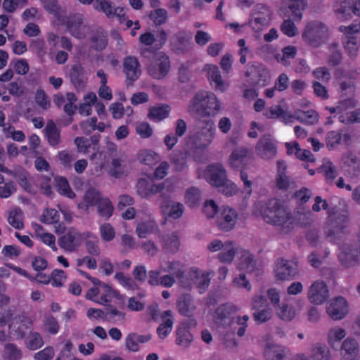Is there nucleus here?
I'll list each match as a JSON object with an SVG mask.
<instances>
[{
  "mask_svg": "<svg viewBox=\"0 0 360 360\" xmlns=\"http://www.w3.org/2000/svg\"><path fill=\"white\" fill-rule=\"evenodd\" d=\"M313 221V214L309 210L297 211L291 214L288 212L286 221L291 222L290 231L297 226H306L309 225Z\"/></svg>",
  "mask_w": 360,
  "mask_h": 360,
  "instance_id": "obj_33",
  "label": "nucleus"
},
{
  "mask_svg": "<svg viewBox=\"0 0 360 360\" xmlns=\"http://www.w3.org/2000/svg\"><path fill=\"white\" fill-rule=\"evenodd\" d=\"M212 274V271H202L195 266L191 267L188 271L186 280L191 285L186 289H191L195 285L200 293H203L210 285Z\"/></svg>",
  "mask_w": 360,
  "mask_h": 360,
  "instance_id": "obj_13",
  "label": "nucleus"
},
{
  "mask_svg": "<svg viewBox=\"0 0 360 360\" xmlns=\"http://www.w3.org/2000/svg\"><path fill=\"white\" fill-rule=\"evenodd\" d=\"M359 253V240L355 243L347 241L339 246L338 257L343 266L350 267L356 263Z\"/></svg>",
  "mask_w": 360,
  "mask_h": 360,
  "instance_id": "obj_14",
  "label": "nucleus"
},
{
  "mask_svg": "<svg viewBox=\"0 0 360 360\" xmlns=\"http://www.w3.org/2000/svg\"><path fill=\"white\" fill-rule=\"evenodd\" d=\"M340 167L351 176H356L360 173V160L352 153H345L342 155Z\"/></svg>",
  "mask_w": 360,
  "mask_h": 360,
  "instance_id": "obj_29",
  "label": "nucleus"
},
{
  "mask_svg": "<svg viewBox=\"0 0 360 360\" xmlns=\"http://www.w3.org/2000/svg\"><path fill=\"white\" fill-rule=\"evenodd\" d=\"M355 0H338L334 2L333 11L335 18L341 22L351 20L357 15Z\"/></svg>",
  "mask_w": 360,
  "mask_h": 360,
  "instance_id": "obj_19",
  "label": "nucleus"
},
{
  "mask_svg": "<svg viewBox=\"0 0 360 360\" xmlns=\"http://www.w3.org/2000/svg\"><path fill=\"white\" fill-rule=\"evenodd\" d=\"M176 304L179 312L186 316H192L196 309L193 300L188 295L180 296Z\"/></svg>",
  "mask_w": 360,
  "mask_h": 360,
  "instance_id": "obj_45",
  "label": "nucleus"
},
{
  "mask_svg": "<svg viewBox=\"0 0 360 360\" xmlns=\"http://www.w3.org/2000/svg\"><path fill=\"white\" fill-rule=\"evenodd\" d=\"M240 254L238 269L245 271L257 279L262 276L264 273L262 269L257 264L253 255L249 251L241 250Z\"/></svg>",
  "mask_w": 360,
  "mask_h": 360,
  "instance_id": "obj_18",
  "label": "nucleus"
},
{
  "mask_svg": "<svg viewBox=\"0 0 360 360\" xmlns=\"http://www.w3.org/2000/svg\"><path fill=\"white\" fill-rule=\"evenodd\" d=\"M123 71L127 79L132 82L136 80L141 75L138 60L135 57H127L124 60Z\"/></svg>",
  "mask_w": 360,
  "mask_h": 360,
  "instance_id": "obj_37",
  "label": "nucleus"
},
{
  "mask_svg": "<svg viewBox=\"0 0 360 360\" xmlns=\"http://www.w3.org/2000/svg\"><path fill=\"white\" fill-rule=\"evenodd\" d=\"M160 212L166 219H179L184 212V206L182 203L172 200L164 201L160 207Z\"/></svg>",
  "mask_w": 360,
  "mask_h": 360,
  "instance_id": "obj_27",
  "label": "nucleus"
},
{
  "mask_svg": "<svg viewBox=\"0 0 360 360\" xmlns=\"http://www.w3.org/2000/svg\"><path fill=\"white\" fill-rule=\"evenodd\" d=\"M99 233L102 240L104 242H110L113 240L116 236L115 229L108 222H105L100 225Z\"/></svg>",
  "mask_w": 360,
  "mask_h": 360,
  "instance_id": "obj_62",
  "label": "nucleus"
},
{
  "mask_svg": "<svg viewBox=\"0 0 360 360\" xmlns=\"http://www.w3.org/2000/svg\"><path fill=\"white\" fill-rule=\"evenodd\" d=\"M199 176L218 188L219 191L226 196H232L238 191L237 186L226 179V171L221 165H209L204 171L199 172Z\"/></svg>",
  "mask_w": 360,
  "mask_h": 360,
  "instance_id": "obj_5",
  "label": "nucleus"
},
{
  "mask_svg": "<svg viewBox=\"0 0 360 360\" xmlns=\"http://www.w3.org/2000/svg\"><path fill=\"white\" fill-rule=\"evenodd\" d=\"M252 212L256 217H260L265 222L275 226L282 233L290 232L291 222L286 221L288 212L278 200L259 201L255 203Z\"/></svg>",
  "mask_w": 360,
  "mask_h": 360,
  "instance_id": "obj_1",
  "label": "nucleus"
},
{
  "mask_svg": "<svg viewBox=\"0 0 360 360\" xmlns=\"http://www.w3.org/2000/svg\"><path fill=\"white\" fill-rule=\"evenodd\" d=\"M2 357L4 360H20L22 357V352L15 345L7 343L2 352Z\"/></svg>",
  "mask_w": 360,
  "mask_h": 360,
  "instance_id": "obj_56",
  "label": "nucleus"
},
{
  "mask_svg": "<svg viewBox=\"0 0 360 360\" xmlns=\"http://www.w3.org/2000/svg\"><path fill=\"white\" fill-rule=\"evenodd\" d=\"M161 323L157 328V333L160 339L166 338L173 328L174 318L171 311L167 310L161 313Z\"/></svg>",
  "mask_w": 360,
  "mask_h": 360,
  "instance_id": "obj_36",
  "label": "nucleus"
},
{
  "mask_svg": "<svg viewBox=\"0 0 360 360\" xmlns=\"http://www.w3.org/2000/svg\"><path fill=\"white\" fill-rule=\"evenodd\" d=\"M77 271L94 284L86 294V299L98 304L105 305L110 302L113 298H120L119 292L99 279L91 276L86 271L77 269Z\"/></svg>",
  "mask_w": 360,
  "mask_h": 360,
  "instance_id": "obj_6",
  "label": "nucleus"
},
{
  "mask_svg": "<svg viewBox=\"0 0 360 360\" xmlns=\"http://www.w3.org/2000/svg\"><path fill=\"white\" fill-rule=\"evenodd\" d=\"M342 43L348 56L351 58H356L359 52V45L356 37H343Z\"/></svg>",
  "mask_w": 360,
  "mask_h": 360,
  "instance_id": "obj_61",
  "label": "nucleus"
},
{
  "mask_svg": "<svg viewBox=\"0 0 360 360\" xmlns=\"http://www.w3.org/2000/svg\"><path fill=\"white\" fill-rule=\"evenodd\" d=\"M70 79L75 86L82 89L84 86L86 79L84 75V69L80 65H74L70 70Z\"/></svg>",
  "mask_w": 360,
  "mask_h": 360,
  "instance_id": "obj_55",
  "label": "nucleus"
},
{
  "mask_svg": "<svg viewBox=\"0 0 360 360\" xmlns=\"http://www.w3.org/2000/svg\"><path fill=\"white\" fill-rule=\"evenodd\" d=\"M137 159L142 164L153 165L158 161L159 156L152 150L141 149L137 153Z\"/></svg>",
  "mask_w": 360,
  "mask_h": 360,
  "instance_id": "obj_57",
  "label": "nucleus"
},
{
  "mask_svg": "<svg viewBox=\"0 0 360 360\" xmlns=\"http://www.w3.org/2000/svg\"><path fill=\"white\" fill-rule=\"evenodd\" d=\"M204 70L207 73L210 84L217 91L222 93L228 89L229 82L222 79L220 70L217 65L207 64L204 67Z\"/></svg>",
  "mask_w": 360,
  "mask_h": 360,
  "instance_id": "obj_21",
  "label": "nucleus"
},
{
  "mask_svg": "<svg viewBox=\"0 0 360 360\" xmlns=\"http://www.w3.org/2000/svg\"><path fill=\"white\" fill-rule=\"evenodd\" d=\"M32 227L37 238L39 239L44 245L49 246L53 251H58L56 237L52 233L46 232L43 227L37 224H33Z\"/></svg>",
  "mask_w": 360,
  "mask_h": 360,
  "instance_id": "obj_40",
  "label": "nucleus"
},
{
  "mask_svg": "<svg viewBox=\"0 0 360 360\" xmlns=\"http://www.w3.org/2000/svg\"><path fill=\"white\" fill-rule=\"evenodd\" d=\"M193 340L187 322L181 323L176 329V343L184 348H188Z\"/></svg>",
  "mask_w": 360,
  "mask_h": 360,
  "instance_id": "obj_38",
  "label": "nucleus"
},
{
  "mask_svg": "<svg viewBox=\"0 0 360 360\" xmlns=\"http://www.w3.org/2000/svg\"><path fill=\"white\" fill-rule=\"evenodd\" d=\"M356 102L353 98H349L340 101L335 107H325V109L328 110L330 114L347 115L348 110L353 108L356 106Z\"/></svg>",
  "mask_w": 360,
  "mask_h": 360,
  "instance_id": "obj_52",
  "label": "nucleus"
},
{
  "mask_svg": "<svg viewBox=\"0 0 360 360\" xmlns=\"http://www.w3.org/2000/svg\"><path fill=\"white\" fill-rule=\"evenodd\" d=\"M277 316L283 321H290L296 315L295 309L293 306L288 304H282L276 308Z\"/></svg>",
  "mask_w": 360,
  "mask_h": 360,
  "instance_id": "obj_58",
  "label": "nucleus"
},
{
  "mask_svg": "<svg viewBox=\"0 0 360 360\" xmlns=\"http://www.w3.org/2000/svg\"><path fill=\"white\" fill-rule=\"evenodd\" d=\"M169 57L162 52L156 53L148 66V74L154 79H162L165 77L170 70Z\"/></svg>",
  "mask_w": 360,
  "mask_h": 360,
  "instance_id": "obj_11",
  "label": "nucleus"
},
{
  "mask_svg": "<svg viewBox=\"0 0 360 360\" xmlns=\"http://www.w3.org/2000/svg\"><path fill=\"white\" fill-rule=\"evenodd\" d=\"M67 24L68 30L73 37L78 39L84 37L88 29L82 24L80 16H74L67 22Z\"/></svg>",
  "mask_w": 360,
  "mask_h": 360,
  "instance_id": "obj_49",
  "label": "nucleus"
},
{
  "mask_svg": "<svg viewBox=\"0 0 360 360\" xmlns=\"http://www.w3.org/2000/svg\"><path fill=\"white\" fill-rule=\"evenodd\" d=\"M274 272L276 278L278 280H288L294 277L297 272L292 266V262L283 259H278L275 264Z\"/></svg>",
  "mask_w": 360,
  "mask_h": 360,
  "instance_id": "obj_31",
  "label": "nucleus"
},
{
  "mask_svg": "<svg viewBox=\"0 0 360 360\" xmlns=\"http://www.w3.org/2000/svg\"><path fill=\"white\" fill-rule=\"evenodd\" d=\"M352 138L351 132L346 130L330 131L327 133L326 142L327 147L330 149H335L339 145H348Z\"/></svg>",
  "mask_w": 360,
  "mask_h": 360,
  "instance_id": "obj_28",
  "label": "nucleus"
},
{
  "mask_svg": "<svg viewBox=\"0 0 360 360\" xmlns=\"http://www.w3.org/2000/svg\"><path fill=\"white\" fill-rule=\"evenodd\" d=\"M292 115L294 116V120L296 119L302 123L310 125L316 124L319 120V113L313 109L306 111L295 110Z\"/></svg>",
  "mask_w": 360,
  "mask_h": 360,
  "instance_id": "obj_50",
  "label": "nucleus"
},
{
  "mask_svg": "<svg viewBox=\"0 0 360 360\" xmlns=\"http://www.w3.org/2000/svg\"><path fill=\"white\" fill-rule=\"evenodd\" d=\"M84 242L85 248L88 255L99 257L101 250L99 245L98 237L91 231H85Z\"/></svg>",
  "mask_w": 360,
  "mask_h": 360,
  "instance_id": "obj_43",
  "label": "nucleus"
},
{
  "mask_svg": "<svg viewBox=\"0 0 360 360\" xmlns=\"http://www.w3.org/2000/svg\"><path fill=\"white\" fill-rule=\"evenodd\" d=\"M252 309L253 318L258 323H264L272 317L273 311L271 308L266 304V300L264 296L255 295L252 300Z\"/></svg>",
  "mask_w": 360,
  "mask_h": 360,
  "instance_id": "obj_20",
  "label": "nucleus"
},
{
  "mask_svg": "<svg viewBox=\"0 0 360 360\" xmlns=\"http://www.w3.org/2000/svg\"><path fill=\"white\" fill-rule=\"evenodd\" d=\"M347 331L340 326H335L329 328L326 334V340L328 345L333 349H338L340 343L345 339Z\"/></svg>",
  "mask_w": 360,
  "mask_h": 360,
  "instance_id": "obj_35",
  "label": "nucleus"
},
{
  "mask_svg": "<svg viewBox=\"0 0 360 360\" xmlns=\"http://www.w3.org/2000/svg\"><path fill=\"white\" fill-rule=\"evenodd\" d=\"M238 251V248L233 241L225 240V245L219 252L217 258L222 263H231Z\"/></svg>",
  "mask_w": 360,
  "mask_h": 360,
  "instance_id": "obj_46",
  "label": "nucleus"
},
{
  "mask_svg": "<svg viewBox=\"0 0 360 360\" xmlns=\"http://www.w3.org/2000/svg\"><path fill=\"white\" fill-rule=\"evenodd\" d=\"M330 352L326 345L321 343L314 344L310 350V360H328Z\"/></svg>",
  "mask_w": 360,
  "mask_h": 360,
  "instance_id": "obj_54",
  "label": "nucleus"
},
{
  "mask_svg": "<svg viewBox=\"0 0 360 360\" xmlns=\"http://www.w3.org/2000/svg\"><path fill=\"white\" fill-rule=\"evenodd\" d=\"M184 266L179 261H168L165 265L162 264V269L163 272L169 273L174 276L179 281L180 285L184 288H190L191 283L186 280L184 276Z\"/></svg>",
  "mask_w": 360,
  "mask_h": 360,
  "instance_id": "obj_26",
  "label": "nucleus"
},
{
  "mask_svg": "<svg viewBox=\"0 0 360 360\" xmlns=\"http://www.w3.org/2000/svg\"><path fill=\"white\" fill-rule=\"evenodd\" d=\"M202 213L207 219H213L219 212V205L212 199L205 200L202 206Z\"/></svg>",
  "mask_w": 360,
  "mask_h": 360,
  "instance_id": "obj_64",
  "label": "nucleus"
},
{
  "mask_svg": "<svg viewBox=\"0 0 360 360\" xmlns=\"http://www.w3.org/2000/svg\"><path fill=\"white\" fill-rule=\"evenodd\" d=\"M272 15L273 12L269 6L264 4H257L251 11L248 25L252 32H260L270 24Z\"/></svg>",
  "mask_w": 360,
  "mask_h": 360,
  "instance_id": "obj_9",
  "label": "nucleus"
},
{
  "mask_svg": "<svg viewBox=\"0 0 360 360\" xmlns=\"http://www.w3.org/2000/svg\"><path fill=\"white\" fill-rule=\"evenodd\" d=\"M236 210L229 206L223 207L220 217L217 220V225L219 229L224 231H229L233 229L238 220Z\"/></svg>",
  "mask_w": 360,
  "mask_h": 360,
  "instance_id": "obj_24",
  "label": "nucleus"
},
{
  "mask_svg": "<svg viewBox=\"0 0 360 360\" xmlns=\"http://www.w3.org/2000/svg\"><path fill=\"white\" fill-rule=\"evenodd\" d=\"M221 109V103L217 95L209 91H199L189 101L187 110L200 117H215Z\"/></svg>",
  "mask_w": 360,
  "mask_h": 360,
  "instance_id": "obj_3",
  "label": "nucleus"
},
{
  "mask_svg": "<svg viewBox=\"0 0 360 360\" xmlns=\"http://www.w3.org/2000/svg\"><path fill=\"white\" fill-rule=\"evenodd\" d=\"M340 346V354L344 358H353L359 353V344L354 338L349 337L345 338Z\"/></svg>",
  "mask_w": 360,
  "mask_h": 360,
  "instance_id": "obj_39",
  "label": "nucleus"
},
{
  "mask_svg": "<svg viewBox=\"0 0 360 360\" xmlns=\"http://www.w3.org/2000/svg\"><path fill=\"white\" fill-rule=\"evenodd\" d=\"M238 311V307L233 304H221L215 311L213 319L215 323L225 329L226 332L231 335L236 333L239 337H242L245 333L249 316H238L235 321L234 315Z\"/></svg>",
  "mask_w": 360,
  "mask_h": 360,
  "instance_id": "obj_2",
  "label": "nucleus"
},
{
  "mask_svg": "<svg viewBox=\"0 0 360 360\" xmlns=\"http://www.w3.org/2000/svg\"><path fill=\"white\" fill-rule=\"evenodd\" d=\"M328 214V221L323 227L324 234L330 242L339 243L347 233V214L345 212L330 210Z\"/></svg>",
  "mask_w": 360,
  "mask_h": 360,
  "instance_id": "obj_7",
  "label": "nucleus"
},
{
  "mask_svg": "<svg viewBox=\"0 0 360 360\" xmlns=\"http://www.w3.org/2000/svg\"><path fill=\"white\" fill-rule=\"evenodd\" d=\"M99 141V137L93 136L91 139L84 137H77L75 139V143L77 151L84 155L88 154L91 150H95Z\"/></svg>",
  "mask_w": 360,
  "mask_h": 360,
  "instance_id": "obj_42",
  "label": "nucleus"
},
{
  "mask_svg": "<svg viewBox=\"0 0 360 360\" xmlns=\"http://www.w3.org/2000/svg\"><path fill=\"white\" fill-rule=\"evenodd\" d=\"M255 151L257 155L262 159L274 158L276 154L275 140L269 135L263 136L259 139Z\"/></svg>",
  "mask_w": 360,
  "mask_h": 360,
  "instance_id": "obj_23",
  "label": "nucleus"
},
{
  "mask_svg": "<svg viewBox=\"0 0 360 360\" xmlns=\"http://www.w3.org/2000/svg\"><path fill=\"white\" fill-rule=\"evenodd\" d=\"M201 193L198 188L191 187L188 188L185 193V203L190 207H194L198 205Z\"/></svg>",
  "mask_w": 360,
  "mask_h": 360,
  "instance_id": "obj_63",
  "label": "nucleus"
},
{
  "mask_svg": "<svg viewBox=\"0 0 360 360\" xmlns=\"http://www.w3.org/2000/svg\"><path fill=\"white\" fill-rule=\"evenodd\" d=\"M93 6L95 10L105 13L108 18L116 17L121 23L125 20L124 8L120 6H115L108 0H95L93 2Z\"/></svg>",
  "mask_w": 360,
  "mask_h": 360,
  "instance_id": "obj_22",
  "label": "nucleus"
},
{
  "mask_svg": "<svg viewBox=\"0 0 360 360\" xmlns=\"http://www.w3.org/2000/svg\"><path fill=\"white\" fill-rule=\"evenodd\" d=\"M329 29L321 21L311 20L306 23L302 31L303 41L314 48L322 46L328 39Z\"/></svg>",
  "mask_w": 360,
  "mask_h": 360,
  "instance_id": "obj_8",
  "label": "nucleus"
},
{
  "mask_svg": "<svg viewBox=\"0 0 360 360\" xmlns=\"http://www.w3.org/2000/svg\"><path fill=\"white\" fill-rule=\"evenodd\" d=\"M85 236V231L80 232L75 228H70L59 238L58 245L65 252H77L82 245Z\"/></svg>",
  "mask_w": 360,
  "mask_h": 360,
  "instance_id": "obj_12",
  "label": "nucleus"
},
{
  "mask_svg": "<svg viewBox=\"0 0 360 360\" xmlns=\"http://www.w3.org/2000/svg\"><path fill=\"white\" fill-rule=\"evenodd\" d=\"M102 198L98 190L89 188L86 191L83 201L78 204V207L87 211L90 206L97 205Z\"/></svg>",
  "mask_w": 360,
  "mask_h": 360,
  "instance_id": "obj_47",
  "label": "nucleus"
},
{
  "mask_svg": "<svg viewBox=\"0 0 360 360\" xmlns=\"http://www.w3.org/2000/svg\"><path fill=\"white\" fill-rule=\"evenodd\" d=\"M264 348V357L265 360H288L286 358L287 349L280 345L274 343L270 335H264L260 340Z\"/></svg>",
  "mask_w": 360,
  "mask_h": 360,
  "instance_id": "obj_15",
  "label": "nucleus"
},
{
  "mask_svg": "<svg viewBox=\"0 0 360 360\" xmlns=\"http://www.w3.org/2000/svg\"><path fill=\"white\" fill-rule=\"evenodd\" d=\"M307 4L305 0H281V11L285 16H288L289 10L292 19H284L280 25L281 32L288 37H296L299 34V29L295 22H300L303 17V11Z\"/></svg>",
  "mask_w": 360,
  "mask_h": 360,
  "instance_id": "obj_4",
  "label": "nucleus"
},
{
  "mask_svg": "<svg viewBox=\"0 0 360 360\" xmlns=\"http://www.w3.org/2000/svg\"><path fill=\"white\" fill-rule=\"evenodd\" d=\"M249 150L245 148H238L231 155L229 165L233 169H240L245 165Z\"/></svg>",
  "mask_w": 360,
  "mask_h": 360,
  "instance_id": "obj_48",
  "label": "nucleus"
},
{
  "mask_svg": "<svg viewBox=\"0 0 360 360\" xmlns=\"http://www.w3.org/2000/svg\"><path fill=\"white\" fill-rule=\"evenodd\" d=\"M349 312V306L347 300L338 296L330 299L326 304V313L333 321L343 319Z\"/></svg>",
  "mask_w": 360,
  "mask_h": 360,
  "instance_id": "obj_16",
  "label": "nucleus"
},
{
  "mask_svg": "<svg viewBox=\"0 0 360 360\" xmlns=\"http://www.w3.org/2000/svg\"><path fill=\"white\" fill-rule=\"evenodd\" d=\"M263 116L269 120L281 119L285 124L292 123L294 120L292 114L285 111L280 105H272L265 108Z\"/></svg>",
  "mask_w": 360,
  "mask_h": 360,
  "instance_id": "obj_30",
  "label": "nucleus"
},
{
  "mask_svg": "<svg viewBox=\"0 0 360 360\" xmlns=\"http://www.w3.org/2000/svg\"><path fill=\"white\" fill-rule=\"evenodd\" d=\"M216 134V129L212 121H206L204 126L189 137L194 149L203 150L212 143Z\"/></svg>",
  "mask_w": 360,
  "mask_h": 360,
  "instance_id": "obj_10",
  "label": "nucleus"
},
{
  "mask_svg": "<svg viewBox=\"0 0 360 360\" xmlns=\"http://www.w3.org/2000/svg\"><path fill=\"white\" fill-rule=\"evenodd\" d=\"M32 325L31 319L24 315H20L12 318L8 323L11 333L16 338H22L25 333L31 328Z\"/></svg>",
  "mask_w": 360,
  "mask_h": 360,
  "instance_id": "obj_25",
  "label": "nucleus"
},
{
  "mask_svg": "<svg viewBox=\"0 0 360 360\" xmlns=\"http://www.w3.org/2000/svg\"><path fill=\"white\" fill-rule=\"evenodd\" d=\"M297 53V48L294 46H288L284 47L281 53L275 55V58L278 63L284 66H288L290 60L293 59Z\"/></svg>",
  "mask_w": 360,
  "mask_h": 360,
  "instance_id": "obj_53",
  "label": "nucleus"
},
{
  "mask_svg": "<svg viewBox=\"0 0 360 360\" xmlns=\"http://www.w3.org/2000/svg\"><path fill=\"white\" fill-rule=\"evenodd\" d=\"M96 205L98 212L101 217L108 219L112 215L114 207L108 198H103Z\"/></svg>",
  "mask_w": 360,
  "mask_h": 360,
  "instance_id": "obj_60",
  "label": "nucleus"
},
{
  "mask_svg": "<svg viewBox=\"0 0 360 360\" xmlns=\"http://www.w3.org/2000/svg\"><path fill=\"white\" fill-rule=\"evenodd\" d=\"M329 297V289L327 284L321 280L313 282L307 292L309 302L315 305L323 304Z\"/></svg>",
  "mask_w": 360,
  "mask_h": 360,
  "instance_id": "obj_17",
  "label": "nucleus"
},
{
  "mask_svg": "<svg viewBox=\"0 0 360 360\" xmlns=\"http://www.w3.org/2000/svg\"><path fill=\"white\" fill-rule=\"evenodd\" d=\"M170 111L171 107L169 105H156L149 108L148 117L154 122H160L169 117Z\"/></svg>",
  "mask_w": 360,
  "mask_h": 360,
  "instance_id": "obj_44",
  "label": "nucleus"
},
{
  "mask_svg": "<svg viewBox=\"0 0 360 360\" xmlns=\"http://www.w3.org/2000/svg\"><path fill=\"white\" fill-rule=\"evenodd\" d=\"M328 63L335 66L340 63L342 60V53L337 42H333L328 45Z\"/></svg>",
  "mask_w": 360,
  "mask_h": 360,
  "instance_id": "obj_59",
  "label": "nucleus"
},
{
  "mask_svg": "<svg viewBox=\"0 0 360 360\" xmlns=\"http://www.w3.org/2000/svg\"><path fill=\"white\" fill-rule=\"evenodd\" d=\"M164 189V184H155L152 181L141 179L136 185L139 195L142 198H148L161 192Z\"/></svg>",
  "mask_w": 360,
  "mask_h": 360,
  "instance_id": "obj_32",
  "label": "nucleus"
},
{
  "mask_svg": "<svg viewBox=\"0 0 360 360\" xmlns=\"http://www.w3.org/2000/svg\"><path fill=\"white\" fill-rule=\"evenodd\" d=\"M158 229L155 219L148 214V219L139 221L136 227V233L140 238H145Z\"/></svg>",
  "mask_w": 360,
  "mask_h": 360,
  "instance_id": "obj_41",
  "label": "nucleus"
},
{
  "mask_svg": "<svg viewBox=\"0 0 360 360\" xmlns=\"http://www.w3.org/2000/svg\"><path fill=\"white\" fill-rule=\"evenodd\" d=\"M161 243L165 251L171 253L176 252L180 246L179 238L176 232L165 235Z\"/></svg>",
  "mask_w": 360,
  "mask_h": 360,
  "instance_id": "obj_51",
  "label": "nucleus"
},
{
  "mask_svg": "<svg viewBox=\"0 0 360 360\" xmlns=\"http://www.w3.org/2000/svg\"><path fill=\"white\" fill-rule=\"evenodd\" d=\"M285 146L288 155L295 154L297 158L307 163L315 162V157L311 151L302 149L297 141L286 142Z\"/></svg>",
  "mask_w": 360,
  "mask_h": 360,
  "instance_id": "obj_34",
  "label": "nucleus"
}]
</instances>
